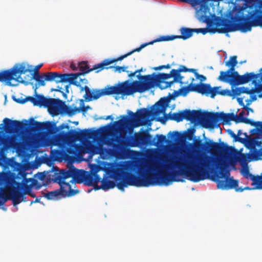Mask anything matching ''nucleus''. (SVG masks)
Here are the masks:
<instances>
[{
  "instance_id": "nucleus-1",
  "label": "nucleus",
  "mask_w": 262,
  "mask_h": 262,
  "mask_svg": "<svg viewBox=\"0 0 262 262\" xmlns=\"http://www.w3.org/2000/svg\"><path fill=\"white\" fill-rule=\"evenodd\" d=\"M213 160L211 157L204 155L195 156L189 154L183 162H177V166L180 171L174 170L171 173L159 170L156 174L147 172L138 177L129 172L124 171L119 167H114L111 169L112 177L117 182V188L124 191L128 186L148 187L155 185H168L170 182H183L177 179L180 174L189 178L193 182H198L207 178V174L212 169Z\"/></svg>"
},
{
  "instance_id": "nucleus-2",
  "label": "nucleus",
  "mask_w": 262,
  "mask_h": 262,
  "mask_svg": "<svg viewBox=\"0 0 262 262\" xmlns=\"http://www.w3.org/2000/svg\"><path fill=\"white\" fill-rule=\"evenodd\" d=\"M207 7H204V10L201 8L198 11L199 19L207 24L208 28L192 29L193 33L197 34L202 33L206 34L207 32L215 33H226L239 30L242 32L250 31L252 27H256L258 25L259 20L261 18L260 15H256L255 12H259L256 10L253 12L249 18H253L251 21H247V18L241 16L236 18L237 23L231 20L217 16L214 20L209 19L207 16Z\"/></svg>"
},
{
  "instance_id": "nucleus-3",
  "label": "nucleus",
  "mask_w": 262,
  "mask_h": 262,
  "mask_svg": "<svg viewBox=\"0 0 262 262\" xmlns=\"http://www.w3.org/2000/svg\"><path fill=\"white\" fill-rule=\"evenodd\" d=\"M170 99L168 97L161 98L157 102L150 110L142 108L134 113L131 111H128V116L121 115L119 120L114 122V125L120 132L126 129H133L141 125H145L146 122L153 116H158L161 113H164L170 102Z\"/></svg>"
},
{
  "instance_id": "nucleus-4",
  "label": "nucleus",
  "mask_w": 262,
  "mask_h": 262,
  "mask_svg": "<svg viewBox=\"0 0 262 262\" xmlns=\"http://www.w3.org/2000/svg\"><path fill=\"white\" fill-rule=\"evenodd\" d=\"M139 80H135L137 91L143 93L155 85L161 90L169 88L174 82L182 83L183 77L178 69H172L169 73H161L155 75H137Z\"/></svg>"
},
{
  "instance_id": "nucleus-5",
  "label": "nucleus",
  "mask_w": 262,
  "mask_h": 262,
  "mask_svg": "<svg viewBox=\"0 0 262 262\" xmlns=\"http://www.w3.org/2000/svg\"><path fill=\"white\" fill-rule=\"evenodd\" d=\"M137 92L134 81L129 82L126 80L118 85L111 86L101 90H93L91 96L87 97L86 101L96 100L102 96L112 94L129 96Z\"/></svg>"
},
{
  "instance_id": "nucleus-6",
  "label": "nucleus",
  "mask_w": 262,
  "mask_h": 262,
  "mask_svg": "<svg viewBox=\"0 0 262 262\" xmlns=\"http://www.w3.org/2000/svg\"><path fill=\"white\" fill-rule=\"evenodd\" d=\"M184 119L191 122L200 121L203 125V112L201 110L191 111L186 109L178 113L165 115L164 118H159L158 120L162 124H165L168 120L180 122Z\"/></svg>"
},
{
  "instance_id": "nucleus-7",
  "label": "nucleus",
  "mask_w": 262,
  "mask_h": 262,
  "mask_svg": "<svg viewBox=\"0 0 262 262\" xmlns=\"http://www.w3.org/2000/svg\"><path fill=\"white\" fill-rule=\"evenodd\" d=\"M235 120V115L233 113L203 112V126L206 128L213 129L220 120L223 123L228 124L230 121Z\"/></svg>"
},
{
  "instance_id": "nucleus-8",
  "label": "nucleus",
  "mask_w": 262,
  "mask_h": 262,
  "mask_svg": "<svg viewBox=\"0 0 262 262\" xmlns=\"http://www.w3.org/2000/svg\"><path fill=\"white\" fill-rule=\"evenodd\" d=\"M217 167L220 169V171L217 175L219 178H225L224 180H219L217 181V186L219 189H235L236 191L242 192L245 189H251L248 187H246L244 188H238V181L234 180L233 177L229 178L226 173L229 174V172H226L225 165L223 162L219 161L217 163Z\"/></svg>"
},
{
  "instance_id": "nucleus-9",
  "label": "nucleus",
  "mask_w": 262,
  "mask_h": 262,
  "mask_svg": "<svg viewBox=\"0 0 262 262\" xmlns=\"http://www.w3.org/2000/svg\"><path fill=\"white\" fill-rule=\"evenodd\" d=\"M37 88L38 86L36 85L35 89L36 97L29 96V101L31 102L35 106H43L48 107L49 111L56 113L59 105L63 102L59 99L47 98L43 95L37 94L36 89Z\"/></svg>"
},
{
  "instance_id": "nucleus-10",
  "label": "nucleus",
  "mask_w": 262,
  "mask_h": 262,
  "mask_svg": "<svg viewBox=\"0 0 262 262\" xmlns=\"http://www.w3.org/2000/svg\"><path fill=\"white\" fill-rule=\"evenodd\" d=\"M34 125L40 130H45L46 132L42 133L40 140L42 145L45 146H48L49 140L51 139L52 136L58 132V128L56 124L49 121L40 122L34 121Z\"/></svg>"
},
{
  "instance_id": "nucleus-11",
  "label": "nucleus",
  "mask_w": 262,
  "mask_h": 262,
  "mask_svg": "<svg viewBox=\"0 0 262 262\" xmlns=\"http://www.w3.org/2000/svg\"><path fill=\"white\" fill-rule=\"evenodd\" d=\"M261 73L255 74L253 72L246 73L243 75H239L237 72H233L230 74V76L223 82L229 83L231 86H235L247 83L254 79H258L259 81L260 78Z\"/></svg>"
},
{
  "instance_id": "nucleus-12",
  "label": "nucleus",
  "mask_w": 262,
  "mask_h": 262,
  "mask_svg": "<svg viewBox=\"0 0 262 262\" xmlns=\"http://www.w3.org/2000/svg\"><path fill=\"white\" fill-rule=\"evenodd\" d=\"M7 80V83L10 84V82L12 80H15L26 85H28L30 82L26 81L21 77V75L25 74L27 72H31L32 70L28 69L25 65L20 64L18 67L15 66L10 70H5Z\"/></svg>"
},
{
  "instance_id": "nucleus-13",
  "label": "nucleus",
  "mask_w": 262,
  "mask_h": 262,
  "mask_svg": "<svg viewBox=\"0 0 262 262\" xmlns=\"http://www.w3.org/2000/svg\"><path fill=\"white\" fill-rule=\"evenodd\" d=\"M111 59L107 58L103 60L101 63L95 64L92 68H90L87 61H81L78 64V69L81 71L80 73L76 74H80V75L88 74L90 72L96 70V73H98L100 71L104 69L105 66H108L112 64Z\"/></svg>"
},
{
  "instance_id": "nucleus-14",
  "label": "nucleus",
  "mask_w": 262,
  "mask_h": 262,
  "mask_svg": "<svg viewBox=\"0 0 262 262\" xmlns=\"http://www.w3.org/2000/svg\"><path fill=\"white\" fill-rule=\"evenodd\" d=\"M194 147L198 150H204L206 152L214 153L221 150L222 147L219 143L209 140L204 143L201 140H195Z\"/></svg>"
},
{
  "instance_id": "nucleus-15",
  "label": "nucleus",
  "mask_w": 262,
  "mask_h": 262,
  "mask_svg": "<svg viewBox=\"0 0 262 262\" xmlns=\"http://www.w3.org/2000/svg\"><path fill=\"white\" fill-rule=\"evenodd\" d=\"M3 122L5 124V130L7 133H12L24 130L28 126L27 121L25 123L17 121L11 120L6 118L4 119Z\"/></svg>"
},
{
  "instance_id": "nucleus-16",
  "label": "nucleus",
  "mask_w": 262,
  "mask_h": 262,
  "mask_svg": "<svg viewBox=\"0 0 262 262\" xmlns=\"http://www.w3.org/2000/svg\"><path fill=\"white\" fill-rule=\"evenodd\" d=\"M20 183H18L17 187H12L8 193V199L12 201L15 206L22 202H26V196H24L22 190L20 188Z\"/></svg>"
},
{
  "instance_id": "nucleus-17",
  "label": "nucleus",
  "mask_w": 262,
  "mask_h": 262,
  "mask_svg": "<svg viewBox=\"0 0 262 262\" xmlns=\"http://www.w3.org/2000/svg\"><path fill=\"white\" fill-rule=\"evenodd\" d=\"M152 136L146 130L142 133L136 134L134 141L128 143L127 145L130 147H136L139 145H151Z\"/></svg>"
},
{
  "instance_id": "nucleus-18",
  "label": "nucleus",
  "mask_w": 262,
  "mask_h": 262,
  "mask_svg": "<svg viewBox=\"0 0 262 262\" xmlns=\"http://www.w3.org/2000/svg\"><path fill=\"white\" fill-rule=\"evenodd\" d=\"M237 64V56L235 55L231 56L229 60L225 62L226 66L230 68L226 72L221 71L220 76L218 77V80L221 81H226L230 76V74L236 72L235 70V67Z\"/></svg>"
},
{
  "instance_id": "nucleus-19",
  "label": "nucleus",
  "mask_w": 262,
  "mask_h": 262,
  "mask_svg": "<svg viewBox=\"0 0 262 262\" xmlns=\"http://www.w3.org/2000/svg\"><path fill=\"white\" fill-rule=\"evenodd\" d=\"M79 170L75 168H71L69 170L62 169L55 177V181H66V180L70 178H74L78 176ZM70 182L75 184L74 179Z\"/></svg>"
},
{
  "instance_id": "nucleus-20",
  "label": "nucleus",
  "mask_w": 262,
  "mask_h": 262,
  "mask_svg": "<svg viewBox=\"0 0 262 262\" xmlns=\"http://www.w3.org/2000/svg\"><path fill=\"white\" fill-rule=\"evenodd\" d=\"M261 141H260L257 138H249L246 141V146L253 152V158L255 160H258L259 157H262V155L258 153V151H260L262 149L259 150L256 149V147H261Z\"/></svg>"
},
{
  "instance_id": "nucleus-21",
  "label": "nucleus",
  "mask_w": 262,
  "mask_h": 262,
  "mask_svg": "<svg viewBox=\"0 0 262 262\" xmlns=\"http://www.w3.org/2000/svg\"><path fill=\"white\" fill-rule=\"evenodd\" d=\"M81 178L84 184L89 186H94V189L98 184L101 181V178L96 173H89L84 172L81 175Z\"/></svg>"
},
{
  "instance_id": "nucleus-22",
  "label": "nucleus",
  "mask_w": 262,
  "mask_h": 262,
  "mask_svg": "<svg viewBox=\"0 0 262 262\" xmlns=\"http://www.w3.org/2000/svg\"><path fill=\"white\" fill-rule=\"evenodd\" d=\"M194 92L200 93L202 95H205L208 96H210L212 98H214L216 96V92L214 90V87L211 88L209 84L202 83L194 84Z\"/></svg>"
},
{
  "instance_id": "nucleus-23",
  "label": "nucleus",
  "mask_w": 262,
  "mask_h": 262,
  "mask_svg": "<svg viewBox=\"0 0 262 262\" xmlns=\"http://www.w3.org/2000/svg\"><path fill=\"white\" fill-rule=\"evenodd\" d=\"M80 106L79 107H74V108L71 106H68L64 104L62 107L63 111L69 116H72L77 113L82 112L83 113H84L88 110V109L90 108L89 106H84V101L83 99H80Z\"/></svg>"
},
{
  "instance_id": "nucleus-24",
  "label": "nucleus",
  "mask_w": 262,
  "mask_h": 262,
  "mask_svg": "<svg viewBox=\"0 0 262 262\" xmlns=\"http://www.w3.org/2000/svg\"><path fill=\"white\" fill-rule=\"evenodd\" d=\"M195 131V130L194 128H190L187 130V131L185 133H184L183 135L181 134L178 131H174L173 132H170L168 134V136L169 137H170L174 141H177L181 138L191 140L193 137Z\"/></svg>"
},
{
  "instance_id": "nucleus-25",
  "label": "nucleus",
  "mask_w": 262,
  "mask_h": 262,
  "mask_svg": "<svg viewBox=\"0 0 262 262\" xmlns=\"http://www.w3.org/2000/svg\"><path fill=\"white\" fill-rule=\"evenodd\" d=\"M97 135V131H91L85 129L80 132H74L73 137L77 140L82 141L88 139H92Z\"/></svg>"
},
{
  "instance_id": "nucleus-26",
  "label": "nucleus",
  "mask_w": 262,
  "mask_h": 262,
  "mask_svg": "<svg viewBox=\"0 0 262 262\" xmlns=\"http://www.w3.org/2000/svg\"><path fill=\"white\" fill-rule=\"evenodd\" d=\"M60 185V190L63 193V197H69L75 195L78 190H75L72 189L71 185L69 182L66 181H55Z\"/></svg>"
},
{
  "instance_id": "nucleus-27",
  "label": "nucleus",
  "mask_w": 262,
  "mask_h": 262,
  "mask_svg": "<svg viewBox=\"0 0 262 262\" xmlns=\"http://www.w3.org/2000/svg\"><path fill=\"white\" fill-rule=\"evenodd\" d=\"M69 138L68 132H60L59 134L52 136L51 139L49 140L48 146H55L66 141Z\"/></svg>"
},
{
  "instance_id": "nucleus-28",
  "label": "nucleus",
  "mask_w": 262,
  "mask_h": 262,
  "mask_svg": "<svg viewBox=\"0 0 262 262\" xmlns=\"http://www.w3.org/2000/svg\"><path fill=\"white\" fill-rule=\"evenodd\" d=\"M180 31L181 34V35H167L169 41L172 40L174 39L186 40L191 37L193 34L192 29L186 27L181 28Z\"/></svg>"
},
{
  "instance_id": "nucleus-29",
  "label": "nucleus",
  "mask_w": 262,
  "mask_h": 262,
  "mask_svg": "<svg viewBox=\"0 0 262 262\" xmlns=\"http://www.w3.org/2000/svg\"><path fill=\"white\" fill-rule=\"evenodd\" d=\"M243 175L246 179L250 178L252 180V185L254 186V189H260L258 188L259 185L262 183V176H254L249 172L248 168H246L243 172Z\"/></svg>"
},
{
  "instance_id": "nucleus-30",
  "label": "nucleus",
  "mask_w": 262,
  "mask_h": 262,
  "mask_svg": "<svg viewBox=\"0 0 262 262\" xmlns=\"http://www.w3.org/2000/svg\"><path fill=\"white\" fill-rule=\"evenodd\" d=\"M59 77L57 80V83L61 82H69L70 83H74V81L80 76V74L71 73V74H59Z\"/></svg>"
},
{
  "instance_id": "nucleus-31",
  "label": "nucleus",
  "mask_w": 262,
  "mask_h": 262,
  "mask_svg": "<svg viewBox=\"0 0 262 262\" xmlns=\"http://www.w3.org/2000/svg\"><path fill=\"white\" fill-rule=\"evenodd\" d=\"M34 180L33 179H27L24 178L23 182L20 184V188L22 190V192L24 193V196L26 194H30L32 191V183L28 184L29 182H32Z\"/></svg>"
},
{
  "instance_id": "nucleus-32",
  "label": "nucleus",
  "mask_w": 262,
  "mask_h": 262,
  "mask_svg": "<svg viewBox=\"0 0 262 262\" xmlns=\"http://www.w3.org/2000/svg\"><path fill=\"white\" fill-rule=\"evenodd\" d=\"M101 185L100 186H97L95 187V190L102 189V190H108L110 189L114 188L116 186H117V184L114 181H111L107 179H103L101 181Z\"/></svg>"
},
{
  "instance_id": "nucleus-33",
  "label": "nucleus",
  "mask_w": 262,
  "mask_h": 262,
  "mask_svg": "<svg viewBox=\"0 0 262 262\" xmlns=\"http://www.w3.org/2000/svg\"><path fill=\"white\" fill-rule=\"evenodd\" d=\"M107 144L113 147L114 151L116 153L119 152L122 148L125 145L124 142H119L118 139L112 138L108 141Z\"/></svg>"
},
{
  "instance_id": "nucleus-34",
  "label": "nucleus",
  "mask_w": 262,
  "mask_h": 262,
  "mask_svg": "<svg viewBox=\"0 0 262 262\" xmlns=\"http://www.w3.org/2000/svg\"><path fill=\"white\" fill-rule=\"evenodd\" d=\"M234 87L231 86V92L232 93L231 97H234L235 96H239L242 94H251L250 89L247 87Z\"/></svg>"
},
{
  "instance_id": "nucleus-35",
  "label": "nucleus",
  "mask_w": 262,
  "mask_h": 262,
  "mask_svg": "<svg viewBox=\"0 0 262 262\" xmlns=\"http://www.w3.org/2000/svg\"><path fill=\"white\" fill-rule=\"evenodd\" d=\"M45 197L50 200H59L63 197V193L59 189L45 193Z\"/></svg>"
},
{
  "instance_id": "nucleus-36",
  "label": "nucleus",
  "mask_w": 262,
  "mask_h": 262,
  "mask_svg": "<svg viewBox=\"0 0 262 262\" xmlns=\"http://www.w3.org/2000/svg\"><path fill=\"white\" fill-rule=\"evenodd\" d=\"M194 78H191V81H191V83H190L187 86L181 88L179 90V92H180L179 94L178 93V92L174 91V93L176 94L175 96H178L179 94H181V95H182L183 96H186L187 95V94L189 92H194V90H193V89H194V84H192V82L194 81Z\"/></svg>"
},
{
  "instance_id": "nucleus-37",
  "label": "nucleus",
  "mask_w": 262,
  "mask_h": 262,
  "mask_svg": "<svg viewBox=\"0 0 262 262\" xmlns=\"http://www.w3.org/2000/svg\"><path fill=\"white\" fill-rule=\"evenodd\" d=\"M145 48V45L142 44L139 48H137L136 49H134L132 51L122 55L120 57H119L117 58H114V59H111V61H112V63H114L115 62H117L118 61H120L123 60L124 58L127 57V56L130 55L133 53H134L135 52H140L143 48Z\"/></svg>"
},
{
  "instance_id": "nucleus-38",
  "label": "nucleus",
  "mask_w": 262,
  "mask_h": 262,
  "mask_svg": "<svg viewBox=\"0 0 262 262\" xmlns=\"http://www.w3.org/2000/svg\"><path fill=\"white\" fill-rule=\"evenodd\" d=\"M242 123H244L247 124H250L252 126H255L257 128V129L259 130L260 133L262 134V122L260 121L255 122L253 120L245 118L243 119V121H242Z\"/></svg>"
},
{
  "instance_id": "nucleus-39",
  "label": "nucleus",
  "mask_w": 262,
  "mask_h": 262,
  "mask_svg": "<svg viewBox=\"0 0 262 262\" xmlns=\"http://www.w3.org/2000/svg\"><path fill=\"white\" fill-rule=\"evenodd\" d=\"M45 79L47 81H55L57 83L58 78L59 77L57 72H48L44 74Z\"/></svg>"
},
{
  "instance_id": "nucleus-40",
  "label": "nucleus",
  "mask_w": 262,
  "mask_h": 262,
  "mask_svg": "<svg viewBox=\"0 0 262 262\" xmlns=\"http://www.w3.org/2000/svg\"><path fill=\"white\" fill-rule=\"evenodd\" d=\"M221 88V86H215L214 90L216 92V95H220L222 96H228L231 97L232 96V92L231 90H223L219 91V89Z\"/></svg>"
},
{
  "instance_id": "nucleus-41",
  "label": "nucleus",
  "mask_w": 262,
  "mask_h": 262,
  "mask_svg": "<svg viewBox=\"0 0 262 262\" xmlns=\"http://www.w3.org/2000/svg\"><path fill=\"white\" fill-rule=\"evenodd\" d=\"M127 68V67H126V66L120 67V66H111L110 67L105 66L104 69H113V71L115 72H118V73H120L122 72H127L128 73L129 71H126Z\"/></svg>"
},
{
  "instance_id": "nucleus-42",
  "label": "nucleus",
  "mask_w": 262,
  "mask_h": 262,
  "mask_svg": "<svg viewBox=\"0 0 262 262\" xmlns=\"http://www.w3.org/2000/svg\"><path fill=\"white\" fill-rule=\"evenodd\" d=\"M256 80L257 79H254L252 81V83L255 84V87L250 89L251 94L262 92V83H259L256 81Z\"/></svg>"
},
{
  "instance_id": "nucleus-43",
  "label": "nucleus",
  "mask_w": 262,
  "mask_h": 262,
  "mask_svg": "<svg viewBox=\"0 0 262 262\" xmlns=\"http://www.w3.org/2000/svg\"><path fill=\"white\" fill-rule=\"evenodd\" d=\"M260 5L262 7V1H261L260 2ZM256 10H259V12H255V15H260V16H261V18H260V19H259V23H258V25L257 26H259L260 24V23L262 21V10L260 9H257V8H256L254 10L250 12L249 13V15H248L246 17H245L244 16L245 18H247V21H251L253 19V18H249L250 16H251V15H252V14L253 13V12H255V11Z\"/></svg>"
},
{
  "instance_id": "nucleus-44",
  "label": "nucleus",
  "mask_w": 262,
  "mask_h": 262,
  "mask_svg": "<svg viewBox=\"0 0 262 262\" xmlns=\"http://www.w3.org/2000/svg\"><path fill=\"white\" fill-rule=\"evenodd\" d=\"M169 41L168 37L167 35L166 36H161L159 38L148 42H145L143 43V45H145V47L148 45H152L154 43L159 41Z\"/></svg>"
},
{
  "instance_id": "nucleus-45",
  "label": "nucleus",
  "mask_w": 262,
  "mask_h": 262,
  "mask_svg": "<svg viewBox=\"0 0 262 262\" xmlns=\"http://www.w3.org/2000/svg\"><path fill=\"white\" fill-rule=\"evenodd\" d=\"M236 154L238 155L237 160L239 162H245L247 160L248 157L246 154H242L239 151H237L236 150L234 149Z\"/></svg>"
},
{
  "instance_id": "nucleus-46",
  "label": "nucleus",
  "mask_w": 262,
  "mask_h": 262,
  "mask_svg": "<svg viewBox=\"0 0 262 262\" xmlns=\"http://www.w3.org/2000/svg\"><path fill=\"white\" fill-rule=\"evenodd\" d=\"M182 2L190 4L192 6L195 7L200 5L202 2V0H180Z\"/></svg>"
},
{
  "instance_id": "nucleus-47",
  "label": "nucleus",
  "mask_w": 262,
  "mask_h": 262,
  "mask_svg": "<svg viewBox=\"0 0 262 262\" xmlns=\"http://www.w3.org/2000/svg\"><path fill=\"white\" fill-rule=\"evenodd\" d=\"M28 78L26 81L29 82L30 80L32 79H34L35 81L39 80V78H41V75L39 74L38 72H35L33 73V74L31 75H28Z\"/></svg>"
},
{
  "instance_id": "nucleus-48",
  "label": "nucleus",
  "mask_w": 262,
  "mask_h": 262,
  "mask_svg": "<svg viewBox=\"0 0 262 262\" xmlns=\"http://www.w3.org/2000/svg\"><path fill=\"white\" fill-rule=\"evenodd\" d=\"M228 133L229 135H230V136L234 138V140L235 141H238L241 143L244 142V139L239 137H237L236 135L231 129L228 130Z\"/></svg>"
},
{
  "instance_id": "nucleus-49",
  "label": "nucleus",
  "mask_w": 262,
  "mask_h": 262,
  "mask_svg": "<svg viewBox=\"0 0 262 262\" xmlns=\"http://www.w3.org/2000/svg\"><path fill=\"white\" fill-rule=\"evenodd\" d=\"M157 143L165 144L167 143V140L165 136L163 135H157Z\"/></svg>"
},
{
  "instance_id": "nucleus-50",
  "label": "nucleus",
  "mask_w": 262,
  "mask_h": 262,
  "mask_svg": "<svg viewBox=\"0 0 262 262\" xmlns=\"http://www.w3.org/2000/svg\"><path fill=\"white\" fill-rule=\"evenodd\" d=\"M244 114L245 112L244 111H242L239 113L238 116L235 115L234 122L236 123L242 122V121H243V119L245 118V117H244Z\"/></svg>"
},
{
  "instance_id": "nucleus-51",
  "label": "nucleus",
  "mask_w": 262,
  "mask_h": 262,
  "mask_svg": "<svg viewBox=\"0 0 262 262\" xmlns=\"http://www.w3.org/2000/svg\"><path fill=\"white\" fill-rule=\"evenodd\" d=\"M84 90L85 91V94L83 96V97L85 99V100L86 101V98L87 97H89V96H91L92 95V90H91L90 89V88L86 86V85H85L84 88H81V91H83V90Z\"/></svg>"
},
{
  "instance_id": "nucleus-52",
  "label": "nucleus",
  "mask_w": 262,
  "mask_h": 262,
  "mask_svg": "<svg viewBox=\"0 0 262 262\" xmlns=\"http://www.w3.org/2000/svg\"><path fill=\"white\" fill-rule=\"evenodd\" d=\"M178 69L179 70V71H180L181 73V72H191L192 73H194L195 71V69H188L183 65L180 66L179 68Z\"/></svg>"
},
{
  "instance_id": "nucleus-53",
  "label": "nucleus",
  "mask_w": 262,
  "mask_h": 262,
  "mask_svg": "<svg viewBox=\"0 0 262 262\" xmlns=\"http://www.w3.org/2000/svg\"><path fill=\"white\" fill-rule=\"evenodd\" d=\"M8 178L4 173H0V185L6 184L8 181Z\"/></svg>"
},
{
  "instance_id": "nucleus-54",
  "label": "nucleus",
  "mask_w": 262,
  "mask_h": 262,
  "mask_svg": "<svg viewBox=\"0 0 262 262\" xmlns=\"http://www.w3.org/2000/svg\"><path fill=\"white\" fill-rule=\"evenodd\" d=\"M6 201L5 199L3 189L0 188V206H2Z\"/></svg>"
},
{
  "instance_id": "nucleus-55",
  "label": "nucleus",
  "mask_w": 262,
  "mask_h": 262,
  "mask_svg": "<svg viewBox=\"0 0 262 262\" xmlns=\"http://www.w3.org/2000/svg\"><path fill=\"white\" fill-rule=\"evenodd\" d=\"M170 67H171V65L170 64L168 63L166 65H162V66H159L158 67H155L154 68V69L156 71H158V70H161L163 69H169L170 68Z\"/></svg>"
},
{
  "instance_id": "nucleus-56",
  "label": "nucleus",
  "mask_w": 262,
  "mask_h": 262,
  "mask_svg": "<svg viewBox=\"0 0 262 262\" xmlns=\"http://www.w3.org/2000/svg\"><path fill=\"white\" fill-rule=\"evenodd\" d=\"M41 78H39V80H37V82L38 83V86H45L46 85L45 79V76H44V74L42 75H41Z\"/></svg>"
},
{
  "instance_id": "nucleus-57",
  "label": "nucleus",
  "mask_w": 262,
  "mask_h": 262,
  "mask_svg": "<svg viewBox=\"0 0 262 262\" xmlns=\"http://www.w3.org/2000/svg\"><path fill=\"white\" fill-rule=\"evenodd\" d=\"M0 81L1 82H6L7 83V80L5 70L0 72Z\"/></svg>"
},
{
  "instance_id": "nucleus-58",
  "label": "nucleus",
  "mask_w": 262,
  "mask_h": 262,
  "mask_svg": "<svg viewBox=\"0 0 262 262\" xmlns=\"http://www.w3.org/2000/svg\"><path fill=\"white\" fill-rule=\"evenodd\" d=\"M14 100H15V101H16V102H17L18 103L24 104V103H26V102L29 101V96H28V97H27L26 98L23 99H21L19 98L14 99Z\"/></svg>"
},
{
  "instance_id": "nucleus-59",
  "label": "nucleus",
  "mask_w": 262,
  "mask_h": 262,
  "mask_svg": "<svg viewBox=\"0 0 262 262\" xmlns=\"http://www.w3.org/2000/svg\"><path fill=\"white\" fill-rule=\"evenodd\" d=\"M194 73L195 74V76L196 79H200L201 80V81H203L206 80V78L205 76H204L203 75L199 74L198 73L196 72V71H195V72Z\"/></svg>"
},
{
  "instance_id": "nucleus-60",
  "label": "nucleus",
  "mask_w": 262,
  "mask_h": 262,
  "mask_svg": "<svg viewBox=\"0 0 262 262\" xmlns=\"http://www.w3.org/2000/svg\"><path fill=\"white\" fill-rule=\"evenodd\" d=\"M247 3H258L259 4V7L262 8V7L260 5V2L262 1V0H246Z\"/></svg>"
},
{
  "instance_id": "nucleus-61",
  "label": "nucleus",
  "mask_w": 262,
  "mask_h": 262,
  "mask_svg": "<svg viewBox=\"0 0 262 262\" xmlns=\"http://www.w3.org/2000/svg\"><path fill=\"white\" fill-rule=\"evenodd\" d=\"M237 101L241 106H243V108H245L246 106L244 105V103L243 102V98H237Z\"/></svg>"
},
{
  "instance_id": "nucleus-62",
  "label": "nucleus",
  "mask_w": 262,
  "mask_h": 262,
  "mask_svg": "<svg viewBox=\"0 0 262 262\" xmlns=\"http://www.w3.org/2000/svg\"><path fill=\"white\" fill-rule=\"evenodd\" d=\"M66 128H69V126H68V125H67L64 123L61 124L58 127H57V128H58V131L59 130L63 129Z\"/></svg>"
},
{
  "instance_id": "nucleus-63",
  "label": "nucleus",
  "mask_w": 262,
  "mask_h": 262,
  "mask_svg": "<svg viewBox=\"0 0 262 262\" xmlns=\"http://www.w3.org/2000/svg\"><path fill=\"white\" fill-rule=\"evenodd\" d=\"M70 68L73 71H76L77 69H78V66H77L76 64L74 63H72L70 65Z\"/></svg>"
},
{
  "instance_id": "nucleus-64",
  "label": "nucleus",
  "mask_w": 262,
  "mask_h": 262,
  "mask_svg": "<svg viewBox=\"0 0 262 262\" xmlns=\"http://www.w3.org/2000/svg\"><path fill=\"white\" fill-rule=\"evenodd\" d=\"M250 102H252L253 101H254L256 100L257 98L255 95H253L252 94H250Z\"/></svg>"
}]
</instances>
